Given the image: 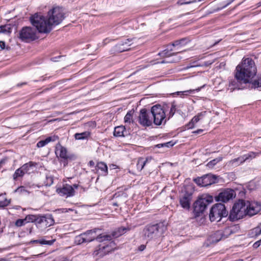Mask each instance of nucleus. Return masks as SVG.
I'll return each mask as SVG.
<instances>
[{"label":"nucleus","mask_w":261,"mask_h":261,"mask_svg":"<svg viewBox=\"0 0 261 261\" xmlns=\"http://www.w3.org/2000/svg\"><path fill=\"white\" fill-rule=\"evenodd\" d=\"M64 18L63 10L57 7L48 12L47 19L42 15L35 14L31 17L30 21L39 33H48L52 30L53 25H58Z\"/></svg>","instance_id":"1"},{"label":"nucleus","mask_w":261,"mask_h":261,"mask_svg":"<svg viewBox=\"0 0 261 261\" xmlns=\"http://www.w3.org/2000/svg\"><path fill=\"white\" fill-rule=\"evenodd\" d=\"M260 209L261 205L257 202L240 199L234 203L228 219L231 221H234L246 215L252 216L259 212Z\"/></svg>","instance_id":"2"},{"label":"nucleus","mask_w":261,"mask_h":261,"mask_svg":"<svg viewBox=\"0 0 261 261\" xmlns=\"http://www.w3.org/2000/svg\"><path fill=\"white\" fill-rule=\"evenodd\" d=\"M256 72L254 61L249 58H243L241 63L236 67L235 78L244 83H249L256 75Z\"/></svg>","instance_id":"3"},{"label":"nucleus","mask_w":261,"mask_h":261,"mask_svg":"<svg viewBox=\"0 0 261 261\" xmlns=\"http://www.w3.org/2000/svg\"><path fill=\"white\" fill-rule=\"evenodd\" d=\"M165 229L166 227L162 223L147 225L142 231V237L147 242L155 240L163 234Z\"/></svg>","instance_id":"4"},{"label":"nucleus","mask_w":261,"mask_h":261,"mask_svg":"<svg viewBox=\"0 0 261 261\" xmlns=\"http://www.w3.org/2000/svg\"><path fill=\"white\" fill-rule=\"evenodd\" d=\"M166 109L160 105L153 106L151 108V114L153 123L156 125H164L168 120L166 114Z\"/></svg>","instance_id":"5"},{"label":"nucleus","mask_w":261,"mask_h":261,"mask_svg":"<svg viewBox=\"0 0 261 261\" xmlns=\"http://www.w3.org/2000/svg\"><path fill=\"white\" fill-rule=\"evenodd\" d=\"M228 215V212L223 203H217L211 209L209 217L210 220L219 221L222 217H226Z\"/></svg>","instance_id":"6"},{"label":"nucleus","mask_w":261,"mask_h":261,"mask_svg":"<svg viewBox=\"0 0 261 261\" xmlns=\"http://www.w3.org/2000/svg\"><path fill=\"white\" fill-rule=\"evenodd\" d=\"M213 201L212 196L198 199L194 204L193 213L195 217H198L202 214L207 206Z\"/></svg>","instance_id":"7"},{"label":"nucleus","mask_w":261,"mask_h":261,"mask_svg":"<svg viewBox=\"0 0 261 261\" xmlns=\"http://www.w3.org/2000/svg\"><path fill=\"white\" fill-rule=\"evenodd\" d=\"M99 230L97 228L88 230L76 236L74 240L75 243L77 245H80L83 243H88L94 240H96L97 235L96 233Z\"/></svg>","instance_id":"8"},{"label":"nucleus","mask_w":261,"mask_h":261,"mask_svg":"<svg viewBox=\"0 0 261 261\" xmlns=\"http://www.w3.org/2000/svg\"><path fill=\"white\" fill-rule=\"evenodd\" d=\"M36 30L37 29H35L30 27H23L19 33V38L25 42L35 40L37 38Z\"/></svg>","instance_id":"9"},{"label":"nucleus","mask_w":261,"mask_h":261,"mask_svg":"<svg viewBox=\"0 0 261 261\" xmlns=\"http://www.w3.org/2000/svg\"><path fill=\"white\" fill-rule=\"evenodd\" d=\"M55 223V220L53 216L50 214L39 215L37 220L36 227L42 230L52 226Z\"/></svg>","instance_id":"10"},{"label":"nucleus","mask_w":261,"mask_h":261,"mask_svg":"<svg viewBox=\"0 0 261 261\" xmlns=\"http://www.w3.org/2000/svg\"><path fill=\"white\" fill-rule=\"evenodd\" d=\"M193 181L198 186L206 187L217 182V176L212 174H207L194 178Z\"/></svg>","instance_id":"11"},{"label":"nucleus","mask_w":261,"mask_h":261,"mask_svg":"<svg viewBox=\"0 0 261 261\" xmlns=\"http://www.w3.org/2000/svg\"><path fill=\"white\" fill-rule=\"evenodd\" d=\"M257 154V153L254 152H249L247 154L241 155L237 158H235L228 161L226 163V165L228 166L232 167L239 166L247 160H251L254 158L256 156Z\"/></svg>","instance_id":"12"},{"label":"nucleus","mask_w":261,"mask_h":261,"mask_svg":"<svg viewBox=\"0 0 261 261\" xmlns=\"http://www.w3.org/2000/svg\"><path fill=\"white\" fill-rule=\"evenodd\" d=\"M138 118L139 123L143 126H150L153 122L151 110L149 111L146 109H141Z\"/></svg>","instance_id":"13"},{"label":"nucleus","mask_w":261,"mask_h":261,"mask_svg":"<svg viewBox=\"0 0 261 261\" xmlns=\"http://www.w3.org/2000/svg\"><path fill=\"white\" fill-rule=\"evenodd\" d=\"M55 153L58 157H60L64 160L63 164L64 166L67 165L68 160L72 159L73 156L68 154L67 149L62 146L60 143L56 145Z\"/></svg>","instance_id":"14"},{"label":"nucleus","mask_w":261,"mask_h":261,"mask_svg":"<svg viewBox=\"0 0 261 261\" xmlns=\"http://www.w3.org/2000/svg\"><path fill=\"white\" fill-rule=\"evenodd\" d=\"M235 192L232 189H226L220 192L218 196L215 197L217 201L226 202L235 197Z\"/></svg>","instance_id":"15"},{"label":"nucleus","mask_w":261,"mask_h":261,"mask_svg":"<svg viewBox=\"0 0 261 261\" xmlns=\"http://www.w3.org/2000/svg\"><path fill=\"white\" fill-rule=\"evenodd\" d=\"M132 39H126L120 41L114 47V50L118 53L127 51L130 49Z\"/></svg>","instance_id":"16"},{"label":"nucleus","mask_w":261,"mask_h":261,"mask_svg":"<svg viewBox=\"0 0 261 261\" xmlns=\"http://www.w3.org/2000/svg\"><path fill=\"white\" fill-rule=\"evenodd\" d=\"M57 191L61 196H66V197L72 196L74 194L73 187L68 184H66L60 189H57Z\"/></svg>","instance_id":"17"},{"label":"nucleus","mask_w":261,"mask_h":261,"mask_svg":"<svg viewBox=\"0 0 261 261\" xmlns=\"http://www.w3.org/2000/svg\"><path fill=\"white\" fill-rule=\"evenodd\" d=\"M112 250L113 249L109 245H105L101 247L99 246L98 249L94 251L93 255L98 256V257H102Z\"/></svg>","instance_id":"18"},{"label":"nucleus","mask_w":261,"mask_h":261,"mask_svg":"<svg viewBox=\"0 0 261 261\" xmlns=\"http://www.w3.org/2000/svg\"><path fill=\"white\" fill-rule=\"evenodd\" d=\"M192 198V195L186 192L180 199L181 206L186 209H189L190 206V201Z\"/></svg>","instance_id":"19"},{"label":"nucleus","mask_w":261,"mask_h":261,"mask_svg":"<svg viewBox=\"0 0 261 261\" xmlns=\"http://www.w3.org/2000/svg\"><path fill=\"white\" fill-rule=\"evenodd\" d=\"M113 134L115 137H121L127 136L129 133L124 126L120 125L115 127Z\"/></svg>","instance_id":"20"},{"label":"nucleus","mask_w":261,"mask_h":261,"mask_svg":"<svg viewBox=\"0 0 261 261\" xmlns=\"http://www.w3.org/2000/svg\"><path fill=\"white\" fill-rule=\"evenodd\" d=\"M206 112H202L195 116L186 125L187 129H191L194 127L195 124L197 123L205 115Z\"/></svg>","instance_id":"21"},{"label":"nucleus","mask_w":261,"mask_h":261,"mask_svg":"<svg viewBox=\"0 0 261 261\" xmlns=\"http://www.w3.org/2000/svg\"><path fill=\"white\" fill-rule=\"evenodd\" d=\"M164 108L166 109V113L169 111V113L166 114L167 115V119L168 120L173 116L175 112L176 111V105L174 102H173L171 103V105H167L166 106H164Z\"/></svg>","instance_id":"22"},{"label":"nucleus","mask_w":261,"mask_h":261,"mask_svg":"<svg viewBox=\"0 0 261 261\" xmlns=\"http://www.w3.org/2000/svg\"><path fill=\"white\" fill-rule=\"evenodd\" d=\"M234 227H226L223 231H218L217 232V233L218 235H221L222 238H228L231 234L234 233Z\"/></svg>","instance_id":"23"},{"label":"nucleus","mask_w":261,"mask_h":261,"mask_svg":"<svg viewBox=\"0 0 261 261\" xmlns=\"http://www.w3.org/2000/svg\"><path fill=\"white\" fill-rule=\"evenodd\" d=\"M37 164L33 162H29V163H25L23 165L22 169L23 170L25 174L30 173L33 172L34 168H36Z\"/></svg>","instance_id":"24"},{"label":"nucleus","mask_w":261,"mask_h":261,"mask_svg":"<svg viewBox=\"0 0 261 261\" xmlns=\"http://www.w3.org/2000/svg\"><path fill=\"white\" fill-rule=\"evenodd\" d=\"M56 240L53 239L51 240H46L44 238H42L38 240H31L30 242V244H40L41 245H51L55 242Z\"/></svg>","instance_id":"25"},{"label":"nucleus","mask_w":261,"mask_h":261,"mask_svg":"<svg viewBox=\"0 0 261 261\" xmlns=\"http://www.w3.org/2000/svg\"><path fill=\"white\" fill-rule=\"evenodd\" d=\"M95 169L97 170H100L101 171V174L103 176H106L108 173V166L103 162H98L95 166Z\"/></svg>","instance_id":"26"},{"label":"nucleus","mask_w":261,"mask_h":261,"mask_svg":"<svg viewBox=\"0 0 261 261\" xmlns=\"http://www.w3.org/2000/svg\"><path fill=\"white\" fill-rule=\"evenodd\" d=\"M151 158L149 159L148 158L145 159L142 158L138 159L137 163V168L138 170L139 171H141L148 163L149 160H151Z\"/></svg>","instance_id":"27"},{"label":"nucleus","mask_w":261,"mask_h":261,"mask_svg":"<svg viewBox=\"0 0 261 261\" xmlns=\"http://www.w3.org/2000/svg\"><path fill=\"white\" fill-rule=\"evenodd\" d=\"M129 230V228H126V227H119L116 230L112 232V235L114 238H118L119 236H120L122 235L123 234H124V233H125L126 231Z\"/></svg>","instance_id":"28"},{"label":"nucleus","mask_w":261,"mask_h":261,"mask_svg":"<svg viewBox=\"0 0 261 261\" xmlns=\"http://www.w3.org/2000/svg\"><path fill=\"white\" fill-rule=\"evenodd\" d=\"M90 136V133L86 131L82 133H76L74 135V138L76 140H85L87 139Z\"/></svg>","instance_id":"29"},{"label":"nucleus","mask_w":261,"mask_h":261,"mask_svg":"<svg viewBox=\"0 0 261 261\" xmlns=\"http://www.w3.org/2000/svg\"><path fill=\"white\" fill-rule=\"evenodd\" d=\"M189 42V40L187 38H183L181 39L175 40L172 43L173 46H185Z\"/></svg>","instance_id":"30"},{"label":"nucleus","mask_w":261,"mask_h":261,"mask_svg":"<svg viewBox=\"0 0 261 261\" xmlns=\"http://www.w3.org/2000/svg\"><path fill=\"white\" fill-rule=\"evenodd\" d=\"M38 217L39 215H28L26 216L25 220L27 223H34L36 225Z\"/></svg>","instance_id":"31"},{"label":"nucleus","mask_w":261,"mask_h":261,"mask_svg":"<svg viewBox=\"0 0 261 261\" xmlns=\"http://www.w3.org/2000/svg\"><path fill=\"white\" fill-rule=\"evenodd\" d=\"M177 54L178 53H172L171 50H169L165 49L163 51L159 53L158 55L163 58H169L171 56H176Z\"/></svg>","instance_id":"32"},{"label":"nucleus","mask_w":261,"mask_h":261,"mask_svg":"<svg viewBox=\"0 0 261 261\" xmlns=\"http://www.w3.org/2000/svg\"><path fill=\"white\" fill-rule=\"evenodd\" d=\"M12 27L10 24L0 26V33L9 34L12 32Z\"/></svg>","instance_id":"33"},{"label":"nucleus","mask_w":261,"mask_h":261,"mask_svg":"<svg viewBox=\"0 0 261 261\" xmlns=\"http://www.w3.org/2000/svg\"><path fill=\"white\" fill-rule=\"evenodd\" d=\"M25 173L22 169V167L17 169L14 172L13 175L14 180H16L18 178L21 177L24 175Z\"/></svg>","instance_id":"34"},{"label":"nucleus","mask_w":261,"mask_h":261,"mask_svg":"<svg viewBox=\"0 0 261 261\" xmlns=\"http://www.w3.org/2000/svg\"><path fill=\"white\" fill-rule=\"evenodd\" d=\"M261 234V227L259 226L256 227L251 230L250 234L251 237L257 238Z\"/></svg>","instance_id":"35"},{"label":"nucleus","mask_w":261,"mask_h":261,"mask_svg":"<svg viewBox=\"0 0 261 261\" xmlns=\"http://www.w3.org/2000/svg\"><path fill=\"white\" fill-rule=\"evenodd\" d=\"M112 240V236L111 235H102L101 234L97 236L96 240L101 242L103 241H110Z\"/></svg>","instance_id":"36"},{"label":"nucleus","mask_w":261,"mask_h":261,"mask_svg":"<svg viewBox=\"0 0 261 261\" xmlns=\"http://www.w3.org/2000/svg\"><path fill=\"white\" fill-rule=\"evenodd\" d=\"M222 158L221 157H219V158H216L211 161H210L207 164V166L208 167V168H212L214 167V166L216 165L218 162H220L221 161H222Z\"/></svg>","instance_id":"37"},{"label":"nucleus","mask_w":261,"mask_h":261,"mask_svg":"<svg viewBox=\"0 0 261 261\" xmlns=\"http://www.w3.org/2000/svg\"><path fill=\"white\" fill-rule=\"evenodd\" d=\"M180 60V58L178 57H176L174 59H166L160 62V63H175L178 62Z\"/></svg>","instance_id":"38"},{"label":"nucleus","mask_w":261,"mask_h":261,"mask_svg":"<svg viewBox=\"0 0 261 261\" xmlns=\"http://www.w3.org/2000/svg\"><path fill=\"white\" fill-rule=\"evenodd\" d=\"M53 177L51 176H46V179L44 182L45 186L49 187L53 184Z\"/></svg>","instance_id":"39"},{"label":"nucleus","mask_w":261,"mask_h":261,"mask_svg":"<svg viewBox=\"0 0 261 261\" xmlns=\"http://www.w3.org/2000/svg\"><path fill=\"white\" fill-rule=\"evenodd\" d=\"M132 114H133L130 111L127 113L124 118V120L125 123H130L131 122L133 118Z\"/></svg>","instance_id":"40"},{"label":"nucleus","mask_w":261,"mask_h":261,"mask_svg":"<svg viewBox=\"0 0 261 261\" xmlns=\"http://www.w3.org/2000/svg\"><path fill=\"white\" fill-rule=\"evenodd\" d=\"M194 90H186L185 91H179L177 92V95H179L180 96L182 97L185 95H188L190 94H192L194 92Z\"/></svg>","instance_id":"41"},{"label":"nucleus","mask_w":261,"mask_h":261,"mask_svg":"<svg viewBox=\"0 0 261 261\" xmlns=\"http://www.w3.org/2000/svg\"><path fill=\"white\" fill-rule=\"evenodd\" d=\"M45 140L47 144L48 143H49L50 142H55L57 140H58L59 137L56 135H53V136L47 137Z\"/></svg>","instance_id":"42"},{"label":"nucleus","mask_w":261,"mask_h":261,"mask_svg":"<svg viewBox=\"0 0 261 261\" xmlns=\"http://www.w3.org/2000/svg\"><path fill=\"white\" fill-rule=\"evenodd\" d=\"M236 79L237 80V81L235 80H233L230 81V82H229V87L232 86L233 87L232 88L233 89H240V88L239 87L238 82H241L239 81H238V80L236 78Z\"/></svg>","instance_id":"43"},{"label":"nucleus","mask_w":261,"mask_h":261,"mask_svg":"<svg viewBox=\"0 0 261 261\" xmlns=\"http://www.w3.org/2000/svg\"><path fill=\"white\" fill-rule=\"evenodd\" d=\"M27 223L24 219H19L16 221L15 224L17 227H20L24 225Z\"/></svg>","instance_id":"44"},{"label":"nucleus","mask_w":261,"mask_h":261,"mask_svg":"<svg viewBox=\"0 0 261 261\" xmlns=\"http://www.w3.org/2000/svg\"><path fill=\"white\" fill-rule=\"evenodd\" d=\"M252 84V87L254 88H261V76L257 80L254 81Z\"/></svg>","instance_id":"45"},{"label":"nucleus","mask_w":261,"mask_h":261,"mask_svg":"<svg viewBox=\"0 0 261 261\" xmlns=\"http://www.w3.org/2000/svg\"><path fill=\"white\" fill-rule=\"evenodd\" d=\"M27 191L25 189V187L23 186H20L17 188L15 191V193H18L19 194H22L25 192H27Z\"/></svg>","instance_id":"46"},{"label":"nucleus","mask_w":261,"mask_h":261,"mask_svg":"<svg viewBox=\"0 0 261 261\" xmlns=\"http://www.w3.org/2000/svg\"><path fill=\"white\" fill-rule=\"evenodd\" d=\"M47 144L45 140L39 141L37 143V147L38 148L42 147Z\"/></svg>","instance_id":"47"},{"label":"nucleus","mask_w":261,"mask_h":261,"mask_svg":"<svg viewBox=\"0 0 261 261\" xmlns=\"http://www.w3.org/2000/svg\"><path fill=\"white\" fill-rule=\"evenodd\" d=\"M10 202V200L5 199L4 201H0V206L4 207L9 205Z\"/></svg>","instance_id":"48"},{"label":"nucleus","mask_w":261,"mask_h":261,"mask_svg":"<svg viewBox=\"0 0 261 261\" xmlns=\"http://www.w3.org/2000/svg\"><path fill=\"white\" fill-rule=\"evenodd\" d=\"M57 211L59 212H60L62 213H65L68 212L69 211H72L73 210L71 208L67 209V208H64L58 209Z\"/></svg>","instance_id":"49"},{"label":"nucleus","mask_w":261,"mask_h":261,"mask_svg":"<svg viewBox=\"0 0 261 261\" xmlns=\"http://www.w3.org/2000/svg\"><path fill=\"white\" fill-rule=\"evenodd\" d=\"M200 65L197 64L196 62L193 63L192 65H190L189 66H187L185 68V69H188L192 67H198Z\"/></svg>","instance_id":"50"},{"label":"nucleus","mask_w":261,"mask_h":261,"mask_svg":"<svg viewBox=\"0 0 261 261\" xmlns=\"http://www.w3.org/2000/svg\"><path fill=\"white\" fill-rule=\"evenodd\" d=\"M173 145H174V143H172V141H170V142H166V143H163V145H165V146L168 147L173 146Z\"/></svg>","instance_id":"51"},{"label":"nucleus","mask_w":261,"mask_h":261,"mask_svg":"<svg viewBox=\"0 0 261 261\" xmlns=\"http://www.w3.org/2000/svg\"><path fill=\"white\" fill-rule=\"evenodd\" d=\"M0 48L2 49L5 48V42L3 41H0Z\"/></svg>","instance_id":"52"},{"label":"nucleus","mask_w":261,"mask_h":261,"mask_svg":"<svg viewBox=\"0 0 261 261\" xmlns=\"http://www.w3.org/2000/svg\"><path fill=\"white\" fill-rule=\"evenodd\" d=\"M260 246L259 245V244L258 243V241H256L255 242L253 245V247L255 249H256L258 247H259Z\"/></svg>","instance_id":"53"},{"label":"nucleus","mask_w":261,"mask_h":261,"mask_svg":"<svg viewBox=\"0 0 261 261\" xmlns=\"http://www.w3.org/2000/svg\"><path fill=\"white\" fill-rule=\"evenodd\" d=\"M146 247V246L144 245H141L139 247V250L141 251H143Z\"/></svg>","instance_id":"54"},{"label":"nucleus","mask_w":261,"mask_h":261,"mask_svg":"<svg viewBox=\"0 0 261 261\" xmlns=\"http://www.w3.org/2000/svg\"><path fill=\"white\" fill-rule=\"evenodd\" d=\"M203 132V129H198V130H197L196 131L193 132V133L198 134H200L201 133H202Z\"/></svg>","instance_id":"55"},{"label":"nucleus","mask_w":261,"mask_h":261,"mask_svg":"<svg viewBox=\"0 0 261 261\" xmlns=\"http://www.w3.org/2000/svg\"><path fill=\"white\" fill-rule=\"evenodd\" d=\"M88 165H89V166L90 167H94V165H95V163H94V162L93 161H90L89 162Z\"/></svg>","instance_id":"56"},{"label":"nucleus","mask_w":261,"mask_h":261,"mask_svg":"<svg viewBox=\"0 0 261 261\" xmlns=\"http://www.w3.org/2000/svg\"><path fill=\"white\" fill-rule=\"evenodd\" d=\"M26 84H27L26 83H20V84H18L17 85V87H21V86H23V85H25Z\"/></svg>","instance_id":"57"},{"label":"nucleus","mask_w":261,"mask_h":261,"mask_svg":"<svg viewBox=\"0 0 261 261\" xmlns=\"http://www.w3.org/2000/svg\"><path fill=\"white\" fill-rule=\"evenodd\" d=\"M116 165H115L114 164H111L110 165V167L111 168L115 169V168H116Z\"/></svg>","instance_id":"58"},{"label":"nucleus","mask_w":261,"mask_h":261,"mask_svg":"<svg viewBox=\"0 0 261 261\" xmlns=\"http://www.w3.org/2000/svg\"><path fill=\"white\" fill-rule=\"evenodd\" d=\"M157 146L158 147H164V146H165V145H163V144H159L157 145Z\"/></svg>","instance_id":"59"},{"label":"nucleus","mask_w":261,"mask_h":261,"mask_svg":"<svg viewBox=\"0 0 261 261\" xmlns=\"http://www.w3.org/2000/svg\"><path fill=\"white\" fill-rule=\"evenodd\" d=\"M257 6L258 7L261 6V1L257 4Z\"/></svg>","instance_id":"60"},{"label":"nucleus","mask_w":261,"mask_h":261,"mask_svg":"<svg viewBox=\"0 0 261 261\" xmlns=\"http://www.w3.org/2000/svg\"><path fill=\"white\" fill-rule=\"evenodd\" d=\"M113 205L114 206H118V204L117 202H114V203H113Z\"/></svg>","instance_id":"61"},{"label":"nucleus","mask_w":261,"mask_h":261,"mask_svg":"<svg viewBox=\"0 0 261 261\" xmlns=\"http://www.w3.org/2000/svg\"><path fill=\"white\" fill-rule=\"evenodd\" d=\"M73 188H77L78 187V185H76V184H74V185H73Z\"/></svg>","instance_id":"62"},{"label":"nucleus","mask_w":261,"mask_h":261,"mask_svg":"<svg viewBox=\"0 0 261 261\" xmlns=\"http://www.w3.org/2000/svg\"><path fill=\"white\" fill-rule=\"evenodd\" d=\"M257 241H258V243L259 244V245H261V239Z\"/></svg>","instance_id":"63"},{"label":"nucleus","mask_w":261,"mask_h":261,"mask_svg":"<svg viewBox=\"0 0 261 261\" xmlns=\"http://www.w3.org/2000/svg\"><path fill=\"white\" fill-rule=\"evenodd\" d=\"M113 197L116 198L118 197V196H117V194H114Z\"/></svg>","instance_id":"64"}]
</instances>
